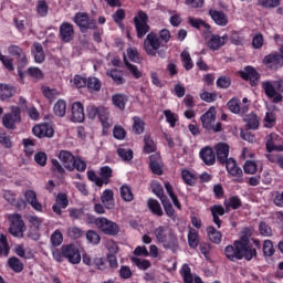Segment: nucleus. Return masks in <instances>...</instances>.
Wrapping results in <instances>:
<instances>
[{"label": "nucleus", "mask_w": 283, "mask_h": 283, "mask_svg": "<svg viewBox=\"0 0 283 283\" xmlns=\"http://www.w3.org/2000/svg\"><path fill=\"white\" fill-rule=\"evenodd\" d=\"M14 91L8 84H0V101H8L12 98Z\"/></svg>", "instance_id": "nucleus-39"}, {"label": "nucleus", "mask_w": 283, "mask_h": 283, "mask_svg": "<svg viewBox=\"0 0 283 283\" xmlns=\"http://www.w3.org/2000/svg\"><path fill=\"white\" fill-rule=\"evenodd\" d=\"M180 275L184 277L185 283H203L202 279L198 276L193 279V274H191V268H189V264H184L181 266Z\"/></svg>", "instance_id": "nucleus-23"}, {"label": "nucleus", "mask_w": 283, "mask_h": 283, "mask_svg": "<svg viewBox=\"0 0 283 283\" xmlns=\"http://www.w3.org/2000/svg\"><path fill=\"white\" fill-rule=\"evenodd\" d=\"M25 201L34 209L35 211H43V205L36 199V192L34 190H27L24 192Z\"/></svg>", "instance_id": "nucleus-22"}, {"label": "nucleus", "mask_w": 283, "mask_h": 283, "mask_svg": "<svg viewBox=\"0 0 283 283\" xmlns=\"http://www.w3.org/2000/svg\"><path fill=\"white\" fill-rule=\"evenodd\" d=\"M240 76L243 81H250L252 87L260 83V73L253 66H247L244 71L240 72Z\"/></svg>", "instance_id": "nucleus-13"}, {"label": "nucleus", "mask_w": 283, "mask_h": 283, "mask_svg": "<svg viewBox=\"0 0 283 283\" xmlns=\"http://www.w3.org/2000/svg\"><path fill=\"white\" fill-rule=\"evenodd\" d=\"M188 244L191 249H196L200 244V239L198 238V231L190 229L188 233Z\"/></svg>", "instance_id": "nucleus-43"}, {"label": "nucleus", "mask_w": 283, "mask_h": 283, "mask_svg": "<svg viewBox=\"0 0 283 283\" xmlns=\"http://www.w3.org/2000/svg\"><path fill=\"white\" fill-rule=\"evenodd\" d=\"M262 88L264 90L265 96H268V98H273V103H281L283 96L282 94L277 93V91H275V85H273L272 82H263Z\"/></svg>", "instance_id": "nucleus-16"}, {"label": "nucleus", "mask_w": 283, "mask_h": 283, "mask_svg": "<svg viewBox=\"0 0 283 283\" xmlns=\"http://www.w3.org/2000/svg\"><path fill=\"white\" fill-rule=\"evenodd\" d=\"M48 2H45V0L38 1L36 12L40 17H45L48 14Z\"/></svg>", "instance_id": "nucleus-61"}, {"label": "nucleus", "mask_w": 283, "mask_h": 283, "mask_svg": "<svg viewBox=\"0 0 283 283\" xmlns=\"http://www.w3.org/2000/svg\"><path fill=\"white\" fill-rule=\"evenodd\" d=\"M144 48L150 56H155L156 50L160 48V38L158 36H147L144 41Z\"/></svg>", "instance_id": "nucleus-17"}, {"label": "nucleus", "mask_w": 283, "mask_h": 283, "mask_svg": "<svg viewBox=\"0 0 283 283\" xmlns=\"http://www.w3.org/2000/svg\"><path fill=\"white\" fill-rule=\"evenodd\" d=\"M8 220L10 222L9 233L13 235V238H23V233H25V222H23L21 214H8Z\"/></svg>", "instance_id": "nucleus-5"}, {"label": "nucleus", "mask_w": 283, "mask_h": 283, "mask_svg": "<svg viewBox=\"0 0 283 283\" xmlns=\"http://www.w3.org/2000/svg\"><path fill=\"white\" fill-rule=\"evenodd\" d=\"M86 240L90 244H101V235L94 230H88L86 232Z\"/></svg>", "instance_id": "nucleus-52"}, {"label": "nucleus", "mask_w": 283, "mask_h": 283, "mask_svg": "<svg viewBox=\"0 0 283 283\" xmlns=\"http://www.w3.org/2000/svg\"><path fill=\"white\" fill-rule=\"evenodd\" d=\"M200 120L202 123L203 129L208 132H222V123L218 122L216 125V107H210L208 112L201 115Z\"/></svg>", "instance_id": "nucleus-4"}, {"label": "nucleus", "mask_w": 283, "mask_h": 283, "mask_svg": "<svg viewBox=\"0 0 283 283\" xmlns=\"http://www.w3.org/2000/svg\"><path fill=\"white\" fill-rule=\"evenodd\" d=\"M113 105L118 107V109H125V105L127 104V97L125 94H115L112 97Z\"/></svg>", "instance_id": "nucleus-40"}, {"label": "nucleus", "mask_w": 283, "mask_h": 283, "mask_svg": "<svg viewBox=\"0 0 283 283\" xmlns=\"http://www.w3.org/2000/svg\"><path fill=\"white\" fill-rule=\"evenodd\" d=\"M101 200L106 209H114V191L111 189L104 190Z\"/></svg>", "instance_id": "nucleus-31"}, {"label": "nucleus", "mask_w": 283, "mask_h": 283, "mask_svg": "<svg viewBox=\"0 0 283 283\" xmlns=\"http://www.w3.org/2000/svg\"><path fill=\"white\" fill-rule=\"evenodd\" d=\"M59 159L69 171H74V155L70 150H61L59 153Z\"/></svg>", "instance_id": "nucleus-19"}, {"label": "nucleus", "mask_w": 283, "mask_h": 283, "mask_svg": "<svg viewBox=\"0 0 283 283\" xmlns=\"http://www.w3.org/2000/svg\"><path fill=\"white\" fill-rule=\"evenodd\" d=\"M67 205H70V200H67V195L65 193H57L55 197V205H53V211L57 216L63 213L62 209H67Z\"/></svg>", "instance_id": "nucleus-20"}, {"label": "nucleus", "mask_w": 283, "mask_h": 283, "mask_svg": "<svg viewBox=\"0 0 283 283\" xmlns=\"http://www.w3.org/2000/svg\"><path fill=\"white\" fill-rule=\"evenodd\" d=\"M181 61L184 63V67L185 70L189 71L193 67V62H191V55L189 54V52L184 51L181 54Z\"/></svg>", "instance_id": "nucleus-56"}, {"label": "nucleus", "mask_w": 283, "mask_h": 283, "mask_svg": "<svg viewBox=\"0 0 283 283\" xmlns=\"http://www.w3.org/2000/svg\"><path fill=\"white\" fill-rule=\"evenodd\" d=\"M263 65H266L270 70H277V67H282L283 57L279 52H272L263 57Z\"/></svg>", "instance_id": "nucleus-12"}, {"label": "nucleus", "mask_w": 283, "mask_h": 283, "mask_svg": "<svg viewBox=\"0 0 283 283\" xmlns=\"http://www.w3.org/2000/svg\"><path fill=\"white\" fill-rule=\"evenodd\" d=\"M265 157L273 165H277L281 169H283V156L281 154H266Z\"/></svg>", "instance_id": "nucleus-51"}, {"label": "nucleus", "mask_w": 283, "mask_h": 283, "mask_svg": "<svg viewBox=\"0 0 283 283\" xmlns=\"http://www.w3.org/2000/svg\"><path fill=\"white\" fill-rule=\"evenodd\" d=\"M120 196L125 200V202H132V200H134V193L132 192V188H129V186L127 185L120 187Z\"/></svg>", "instance_id": "nucleus-49"}, {"label": "nucleus", "mask_w": 283, "mask_h": 283, "mask_svg": "<svg viewBox=\"0 0 283 283\" xmlns=\"http://www.w3.org/2000/svg\"><path fill=\"white\" fill-rule=\"evenodd\" d=\"M217 87L220 90H229L231 87V77L223 75L217 80Z\"/></svg>", "instance_id": "nucleus-53"}, {"label": "nucleus", "mask_w": 283, "mask_h": 283, "mask_svg": "<svg viewBox=\"0 0 283 283\" xmlns=\"http://www.w3.org/2000/svg\"><path fill=\"white\" fill-rule=\"evenodd\" d=\"M36 138H52L54 136V128L50 124H39L32 129Z\"/></svg>", "instance_id": "nucleus-14"}, {"label": "nucleus", "mask_w": 283, "mask_h": 283, "mask_svg": "<svg viewBox=\"0 0 283 283\" xmlns=\"http://www.w3.org/2000/svg\"><path fill=\"white\" fill-rule=\"evenodd\" d=\"M181 177L186 185H189L190 187H192V185H196V176L191 174L189 170H182Z\"/></svg>", "instance_id": "nucleus-54"}, {"label": "nucleus", "mask_w": 283, "mask_h": 283, "mask_svg": "<svg viewBox=\"0 0 283 283\" xmlns=\"http://www.w3.org/2000/svg\"><path fill=\"white\" fill-rule=\"evenodd\" d=\"M243 169L244 174L253 175L258 171V164H255V161L253 160H247Z\"/></svg>", "instance_id": "nucleus-59"}, {"label": "nucleus", "mask_w": 283, "mask_h": 283, "mask_svg": "<svg viewBox=\"0 0 283 283\" xmlns=\"http://www.w3.org/2000/svg\"><path fill=\"white\" fill-rule=\"evenodd\" d=\"M113 21L117 23V25H120L123 21L125 20V11L123 9H117L115 13L112 15Z\"/></svg>", "instance_id": "nucleus-64"}, {"label": "nucleus", "mask_w": 283, "mask_h": 283, "mask_svg": "<svg viewBox=\"0 0 283 283\" xmlns=\"http://www.w3.org/2000/svg\"><path fill=\"white\" fill-rule=\"evenodd\" d=\"M66 109L67 103H65V101L63 99H59L53 107L55 116H59L60 118H63V116H65Z\"/></svg>", "instance_id": "nucleus-37"}, {"label": "nucleus", "mask_w": 283, "mask_h": 283, "mask_svg": "<svg viewBox=\"0 0 283 283\" xmlns=\"http://www.w3.org/2000/svg\"><path fill=\"white\" fill-rule=\"evenodd\" d=\"M95 226L105 235H118V231H120V228H118V224H116V222L109 221V219L105 217H99L95 219Z\"/></svg>", "instance_id": "nucleus-7"}, {"label": "nucleus", "mask_w": 283, "mask_h": 283, "mask_svg": "<svg viewBox=\"0 0 283 283\" xmlns=\"http://www.w3.org/2000/svg\"><path fill=\"white\" fill-rule=\"evenodd\" d=\"M281 0H258L259 6L261 8H277L280 6Z\"/></svg>", "instance_id": "nucleus-63"}, {"label": "nucleus", "mask_w": 283, "mask_h": 283, "mask_svg": "<svg viewBox=\"0 0 283 283\" xmlns=\"http://www.w3.org/2000/svg\"><path fill=\"white\" fill-rule=\"evenodd\" d=\"M147 207L154 216H158V218H163V216H165V212L163 211V207L160 206V202H158V200L148 199Z\"/></svg>", "instance_id": "nucleus-30"}, {"label": "nucleus", "mask_w": 283, "mask_h": 283, "mask_svg": "<svg viewBox=\"0 0 283 283\" xmlns=\"http://www.w3.org/2000/svg\"><path fill=\"white\" fill-rule=\"evenodd\" d=\"M61 36H74V25L70 22H63L60 27Z\"/></svg>", "instance_id": "nucleus-44"}, {"label": "nucleus", "mask_w": 283, "mask_h": 283, "mask_svg": "<svg viewBox=\"0 0 283 283\" xmlns=\"http://www.w3.org/2000/svg\"><path fill=\"white\" fill-rule=\"evenodd\" d=\"M51 243L53 247H61V244H63V234L60 230H55L51 235Z\"/></svg>", "instance_id": "nucleus-60"}, {"label": "nucleus", "mask_w": 283, "mask_h": 283, "mask_svg": "<svg viewBox=\"0 0 283 283\" xmlns=\"http://www.w3.org/2000/svg\"><path fill=\"white\" fill-rule=\"evenodd\" d=\"M157 242L163 244L164 249H170L174 253L178 251V237L174 230L167 226H159L153 231Z\"/></svg>", "instance_id": "nucleus-2"}, {"label": "nucleus", "mask_w": 283, "mask_h": 283, "mask_svg": "<svg viewBox=\"0 0 283 283\" xmlns=\"http://www.w3.org/2000/svg\"><path fill=\"white\" fill-rule=\"evenodd\" d=\"M149 17L144 11H138L137 15L134 17V23L137 31V35L145 36L149 32Z\"/></svg>", "instance_id": "nucleus-8"}, {"label": "nucleus", "mask_w": 283, "mask_h": 283, "mask_svg": "<svg viewBox=\"0 0 283 283\" xmlns=\"http://www.w3.org/2000/svg\"><path fill=\"white\" fill-rule=\"evenodd\" d=\"M164 115L166 117L167 123H169L170 127H176V123H178V115H176L169 109L164 111Z\"/></svg>", "instance_id": "nucleus-57"}, {"label": "nucleus", "mask_w": 283, "mask_h": 283, "mask_svg": "<svg viewBox=\"0 0 283 283\" xmlns=\"http://www.w3.org/2000/svg\"><path fill=\"white\" fill-rule=\"evenodd\" d=\"M71 120L72 123H83L85 120V109L81 102H75L71 107Z\"/></svg>", "instance_id": "nucleus-15"}, {"label": "nucleus", "mask_w": 283, "mask_h": 283, "mask_svg": "<svg viewBox=\"0 0 283 283\" xmlns=\"http://www.w3.org/2000/svg\"><path fill=\"white\" fill-rule=\"evenodd\" d=\"M117 154L124 161H129L134 158V151L132 149L119 148L117 149Z\"/></svg>", "instance_id": "nucleus-55"}, {"label": "nucleus", "mask_w": 283, "mask_h": 283, "mask_svg": "<svg viewBox=\"0 0 283 283\" xmlns=\"http://www.w3.org/2000/svg\"><path fill=\"white\" fill-rule=\"evenodd\" d=\"M32 54L35 63H43V61H45V52L43 51V45L41 43H33Z\"/></svg>", "instance_id": "nucleus-29"}, {"label": "nucleus", "mask_w": 283, "mask_h": 283, "mask_svg": "<svg viewBox=\"0 0 283 283\" xmlns=\"http://www.w3.org/2000/svg\"><path fill=\"white\" fill-rule=\"evenodd\" d=\"M228 39L227 36H212L207 41V45L210 50H220Z\"/></svg>", "instance_id": "nucleus-28"}, {"label": "nucleus", "mask_w": 283, "mask_h": 283, "mask_svg": "<svg viewBox=\"0 0 283 283\" xmlns=\"http://www.w3.org/2000/svg\"><path fill=\"white\" fill-rule=\"evenodd\" d=\"M86 87L91 93L101 92V80H98L97 77H88L86 80Z\"/></svg>", "instance_id": "nucleus-38"}, {"label": "nucleus", "mask_w": 283, "mask_h": 283, "mask_svg": "<svg viewBox=\"0 0 283 283\" xmlns=\"http://www.w3.org/2000/svg\"><path fill=\"white\" fill-rule=\"evenodd\" d=\"M8 266L14 271V273H21L23 271V262L17 256L8 259Z\"/></svg>", "instance_id": "nucleus-36"}, {"label": "nucleus", "mask_w": 283, "mask_h": 283, "mask_svg": "<svg viewBox=\"0 0 283 283\" xmlns=\"http://www.w3.org/2000/svg\"><path fill=\"white\" fill-rule=\"evenodd\" d=\"M280 138V136H277V134L272 133L269 136V139L266 140L265 147H266V151L269 154H274L273 151H275V148L277 147V139Z\"/></svg>", "instance_id": "nucleus-35"}, {"label": "nucleus", "mask_w": 283, "mask_h": 283, "mask_svg": "<svg viewBox=\"0 0 283 283\" xmlns=\"http://www.w3.org/2000/svg\"><path fill=\"white\" fill-rule=\"evenodd\" d=\"M74 23H76V25H78V28L83 31V30H94V28H96V21L92 18H90V15H87V13H76V15L74 17Z\"/></svg>", "instance_id": "nucleus-10"}, {"label": "nucleus", "mask_w": 283, "mask_h": 283, "mask_svg": "<svg viewBox=\"0 0 283 283\" xmlns=\"http://www.w3.org/2000/svg\"><path fill=\"white\" fill-rule=\"evenodd\" d=\"M151 190H153V193H155V196H157V198H159L161 202L163 200H167V196H165V189L158 182L151 184Z\"/></svg>", "instance_id": "nucleus-45"}, {"label": "nucleus", "mask_w": 283, "mask_h": 283, "mask_svg": "<svg viewBox=\"0 0 283 283\" xmlns=\"http://www.w3.org/2000/svg\"><path fill=\"white\" fill-rule=\"evenodd\" d=\"M199 154L205 165H208V167L216 165V153L213 151V148L207 146L202 148Z\"/></svg>", "instance_id": "nucleus-21"}, {"label": "nucleus", "mask_w": 283, "mask_h": 283, "mask_svg": "<svg viewBox=\"0 0 283 283\" xmlns=\"http://www.w3.org/2000/svg\"><path fill=\"white\" fill-rule=\"evenodd\" d=\"M214 151L217 154V160L224 165L229 163V146L226 143H219L214 146Z\"/></svg>", "instance_id": "nucleus-18"}, {"label": "nucleus", "mask_w": 283, "mask_h": 283, "mask_svg": "<svg viewBox=\"0 0 283 283\" xmlns=\"http://www.w3.org/2000/svg\"><path fill=\"white\" fill-rule=\"evenodd\" d=\"M253 235V229L243 228L240 233V240L233 242L224 249V255L230 262H238V260H247L251 262L253 258L258 256V250L249 244Z\"/></svg>", "instance_id": "nucleus-1"}, {"label": "nucleus", "mask_w": 283, "mask_h": 283, "mask_svg": "<svg viewBox=\"0 0 283 283\" xmlns=\"http://www.w3.org/2000/svg\"><path fill=\"white\" fill-rule=\"evenodd\" d=\"M102 185H109V178H112V168L109 166H104L99 170Z\"/></svg>", "instance_id": "nucleus-41"}, {"label": "nucleus", "mask_w": 283, "mask_h": 283, "mask_svg": "<svg viewBox=\"0 0 283 283\" xmlns=\"http://www.w3.org/2000/svg\"><path fill=\"white\" fill-rule=\"evenodd\" d=\"M210 212H211L214 224H217L218 229H220V227H222V220H220V216H224L226 213L224 207L220 205L211 206Z\"/></svg>", "instance_id": "nucleus-25"}, {"label": "nucleus", "mask_w": 283, "mask_h": 283, "mask_svg": "<svg viewBox=\"0 0 283 283\" xmlns=\"http://www.w3.org/2000/svg\"><path fill=\"white\" fill-rule=\"evenodd\" d=\"M228 109H230L232 114H247L249 112V105L240 106V101L232 98L228 102Z\"/></svg>", "instance_id": "nucleus-26"}, {"label": "nucleus", "mask_w": 283, "mask_h": 283, "mask_svg": "<svg viewBox=\"0 0 283 283\" xmlns=\"http://www.w3.org/2000/svg\"><path fill=\"white\" fill-rule=\"evenodd\" d=\"M248 129H258L260 127V118L254 113L245 115L243 118Z\"/></svg>", "instance_id": "nucleus-32"}, {"label": "nucleus", "mask_w": 283, "mask_h": 283, "mask_svg": "<svg viewBox=\"0 0 283 283\" xmlns=\"http://www.w3.org/2000/svg\"><path fill=\"white\" fill-rule=\"evenodd\" d=\"M86 112L88 118L92 120H94L96 116L99 118L103 126V134H107V130L113 125L112 117H109V109H107L105 106L90 105L87 106Z\"/></svg>", "instance_id": "nucleus-3"}, {"label": "nucleus", "mask_w": 283, "mask_h": 283, "mask_svg": "<svg viewBox=\"0 0 283 283\" xmlns=\"http://www.w3.org/2000/svg\"><path fill=\"white\" fill-rule=\"evenodd\" d=\"M161 205L164 207L166 216H168V218H171L172 220H175L176 219V210H174V206H171V201H169V199H165L161 201Z\"/></svg>", "instance_id": "nucleus-46"}, {"label": "nucleus", "mask_w": 283, "mask_h": 283, "mask_svg": "<svg viewBox=\"0 0 283 283\" xmlns=\"http://www.w3.org/2000/svg\"><path fill=\"white\" fill-rule=\"evenodd\" d=\"M133 132L134 134L140 135L145 132V122L140 119V117L135 116L133 117Z\"/></svg>", "instance_id": "nucleus-42"}, {"label": "nucleus", "mask_w": 283, "mask_h": 283, "mask_svg": "<svg viewBox=\"0 0 283 283\" xmlns=\"http://www.w3.org/2000/svg\"><path fill=\"white\" fill-rule=\"evenodd\" d=\"M130 261L133 262V264H136L142 271H147V269L151 266V263L145 259H138L136 256H132Z\"/></svg>", "instance_id": "nucleus-50"}, {"label": "nucleus", "mask_w": 283, "mask_h": 283, "mask_svg": "<svg viewBox=\"0 0 283 283\" xmlns=\"http://www.w3.org/2000/svg\"><path fill=\"white\" fill-rule=\"evenodd\" d=\"M63 256L71 263V264H80L81 263V252L78 248L74 245H62Z\"/></svg>", "instance_id": "nucleus-11"}, {"label": "nucleus", "mask_w": 283, "mask_h": 283, "mask_svg": "<svg viewBox=\"0 0 283 283\" xmlns=\"http://www.w3.org/2000/svg\"><path fill=\"white\" fill-rule=\"evenodd\" d=\"M275 253V248H273V241L265 240L263 243V254L271 258Z\"/></svg>", "instance_id": "nucleus-58"}, {"label": "nucleus", "mask_w": 283, "mask_h": 283, "mask_svg": "<svg viewBox=\"0 0 283 283\" xmlns=\"http://www.w3.org/2000/svg\"><path fill=\"white\" fill-rule=\"evenodd\" d=\"M106 75L114 81L115 85H125V76L123 74V71L112 69L106 72Z\"/></svg>", "instance_id": "nucleus-27"}, {"label": "nucleus", "mask_w": 283, "mask_h": 283, "mask_svg": "<svg viewBox=\"0 0 283 283\" xmlns=\"http://www.w3.org/2000/svg\"><path fill=\"white\" fill-rule=\"evenodd\" d=\"M224 165L228 174L232 176L233 182H244V172L242 171V168L238 166L235 159L229 158V160Z\"/></svg>", "instance_id": "nucleus-9"}, {"label": "nucleus", "mask_w": 283, "mask_h": 283, "mask_svg": "<svg viewBox=\"0 0 283 283\" xmlns=\"http://www.w3.org/2000/svg\"><path fill=\"white\" fill-rule=\"evenodd\" d=\"M11 112L2 116V125L6 129H17V124L21 123V108L11 106Z\"/></svg>", "instance_id": "nucleus-6"}, {"label": "nucleus", "mask_w": 283, "mask_h": 283, "mask_svg": "<svg viewBox=\"0 0 283 283\" xmlns=\"http://www.w3.org/2000/svg\"><path fill=\"white\" fill-rule=\"evenodd\" d=\"M207 234H208L210 242H213V244H220V242H222V233H220V231L216 230L214 227L209 226L207 228Z\"/></svg>", "instance_id": "nucleus-33"}, {"label": "nucleus", "mask_w": 283, "mask_h": 283, "mask_svg": "<svg viewBox=\"0 0 283 283\" xmlns=\"http://www.w3.org/2000/svg\"><path fill=\"white\" fill-rule=\"evenodd\" d=\"M210 17L217 25H227L229 23V18L221 11H210Z\"/></svg>", "instance_id": "nucleus-34"}, {"label": "nucleus", "mask_w": 283, "mask_h": 283, "mask_svg": "<svg viewBox=\"0 0 283 283\" xmlns=\"http://www.w3.org/2000/svg\"><path fill=\"white\" fill-rule=\"evenodd\" d=\"M27 74L28 76H31V78H43V71L35 66L29 67Z\"/></svg>", "instance_id": "nucleus-62"}, {"label": "nucleus", "mask_w": 283, "mask_h": 283, "mask_svg": "<svg viewBox=\"0 0 283 283\" xmlns=\"http://www.w3.org/2000/svg\"><path fill=\"white\" fill-rule=\"evenodd\" d=\"M144 143H145V146H144L145 154H151L156 151V144H154V139H151L149 135L144 136Z\"/></svg>", "instance_id": "nucleus-48"}, {"label": "nucleus", "mask_w": 283, "mask_h": 283, "mask_svg": "<svg viewBox=\"0 0 283 283\" xmlns=\"http://www.w3.org/2000/svg\"><path fill=\"white\" fill-rule=\"evenodd\" d=\"M150 160V169L153 171V174H156L157 176H163V161L160 159V155L159 154H154L150 155L149 157Z\"/></svg>", "instance_id": "nucleus-24"}, {"label": "nucleus", "mask_w": 283, "mask_h": 283, "mask_svg": "<svg viewBox=\"0 0 283 283\" xmlns=\"http://www.w3.org/2000/svg\"><path fill=\"white\" fill-rule=\"evenodd\" d=\"M189 23L192 25V28H197V30H206V32H209V24H207L201 19L190 18Z\"/></svg>", "instance_id": "nucleus-47"}]
</instances>
